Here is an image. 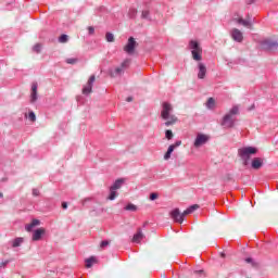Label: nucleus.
Returning a JSON list of instances; mask_svg holds the SVG:
<instances>
[{"label": "nucleus", "instance_id": "obj_1", "mask_svg": "<svg viewBox=\"0 0 278 278\" xmlns=\"http://www.w3.org/2000/svg\"><path fill=\"white\" fill-rule=\"evenodd\" d=\"M161 118L165 122V127H170V125H175L177 123V116L173 114V105L168 102H163Z\"/></svg>", "mask_w": 278, "mask_h": 278}, {"label": "nucleus", "instance_id": "obj_2", "mask_svg": "<svg viewBox=\"0 0 278 278\" xmlns=\"http://www.w3.org/2000/svg\"><path fill=\"white\" fill-rule=\"evenodd\" d=\"M237 114H240V109L235 105L230 109L229 113L224 116L222 121V126L225 129H230V127H233Z\"/></svg>", "mask_w": 278, "mask_h": 278}, {"label": "nucleus", "instance_id": "obj_3", "mask_svg": "<svg viewBox=\"0 0 278 278\" xmlns=\"http://www.w3.org/2000/svg\"><path fill=\"white\" fill-rule=\"evenodd\" d=\"M257 153V148L253 147H245L238 150V155L243 161L244 166L249 164V160H251L252 155H255Z\"/></svg>", "mask_w": 278, "mask_h": 278}, {"label": "nucleus", "instance_id": "obj_4", "mask_svg": "<svg viewBox=\"0 0 278 278\" xmlns=\"http://www.w3.org/2000/svg\"><path fill=\"white\" fill-rule=\"evenodd\" d=\"M189 47L192 50L191 54L193 60H195V62H201V60H203V56H202L203 48H201V46H199V42L195 40H191L189 42Z\"/></svg>", "mask_w": 278, "mask_h": 278}, {"label": "nucleus", "instance_id": "obj_5", "mask_svg": "<svg viewBox=\"0 0 278 278\" xmlns=\"http://www.w3.org/2000/svg\"><path fill=\"white\" fill-rule=\"evenodd\" d=\"M207 142H210V136L199 132L193 142V147L195 149H200V147H203V144H207Z\"/></svg>", "mask_w": 278, "mask_h": 278}, {"label": "nucleus", "instance_id": "obj_6", "mask_svg": "<svg viewBox=\"0 0 278 278\" xmlns=\"http://www.w3.org/2000/svg\"><path fill=\"white\" fill-rule=\"evenodd\" d=\"M137 47L138 42L136 41V39L134 37H129L127 45L124 47V51L125 53H128V55H134Z\"/></svg>", "mask_w": 278, "mask_h": 278}, {"label": "nucleus", "instance_id": "obj_7", "mask_svg": "<svg viewBox=\"0 0 278 278\" xmlns=\"http://www.w3.org/2000/svg\"><path fill=\"white\" fill-rule=\"evenodd\" d=\"M129 67V60H125L119 67H116L114 72H110L111 77H118V75H123L125 68Z\"/></svg>", "mask_w": 278, "mask_h": 278}, {"label": "nucleus", "instance_id": "obj_8", "mask_svg": "<svg viewBox=\"0 0 278 278\" xmlns=\"http://www.w3.org/2000/svg\"><path fill=\"white\" fill-rule=\"evenodd\" d=\"M97 77L94 75H91L86 84V86L83 88V94L88 96L92 92V86H94Z\"/></svg>", "mask_w": 278, "mask_h": 278}, {"label": "nucleus", "instance_id": "obj_9", "mask_svg": "<svg viewBox=\"0 0 278 278\" xmlns=\"http://www.w3.org/2000/svg\"><path fill=\"white\" fill-rule=\"evenodd\" d=\"M261 47L264 51H273V49H277L278 42L265 39V40L261 41Z\"/></svg>", "mask_w": 278, "mask_h": 278}, {"label": "nucleus", "instance_id": "obj_10", "mask_svg": "<svg viewBox=\"0 0 278 278\" xmlns=\"http://www.w3.org/2000/svg\"><path fill=\"white\" fill-rule=\"evenodd\" d=\"M230 36L236 42H242L244 40V35H242V31H240L238 28H233L230 31Z\"/></svg>", "mask_w": 278, "mask_h": 278}, {"label": "nucleus", "instance_id": "obj_11", "mask_svg": "<svg viewBox=\"0 0 278 278\" xmlns=\"http://www.w3.org/2000/svg\"><path fill=\"white\" fill-rule=\"evenodd\" d=\"M146 236L144 232H142V228H137V232L134 235L131 242L135 244H140L142 240H144Z\"/></svg>", "mask_w": 278, "mask_h": 278}, {"label": "nucleus", "instance_id": "obj_12", "mask_svg": "<svg viewBox=\"0 0 278 278\" xmlns=\"http://www.w3.org/2000/svg\"><path fill=\"white\" fill-rule=\"evenodd\" d=\"M45 233H47V230L45 228H38L33 232L31 240L34 242H38L39 240H42Z\"/></svg>", "mask_w": 278, "mask_h": 278}, {"label": "nucleus", "instance_id": "obj_13", "mask_svg": "<svg viewBox=\"0 0 278 278\" xmlns=\"http://www.w3.org/2000/svg\"><path fill=\"white\" fill-rule=\"evenodd\" d=\"M36 101H38V83H33L30 92V103H36Z\"/></svg>", "mask_w": 278, "mask_h": 278}, {"label": "nucleus", "instance_id": "obj_14", "mask_svg": "<svg viewBox=\"0 0 278 278\" xmlns=\"http://www.w3.org/2000/svg\"><path fill=\"white\" fill-rule=\"evenodd\" d=\"M198 79H205V75H207V67L205 66V63H198Z\"/></svg>", "mask_w": 278, "mask_h": 278}, {"label": "nucleus", "instance_id": "obj_15", "mask_svg": "<svg viewBox=\"0 0 278 278\" xmlns=\"http://www.w3.org/2000/svg\"><path fill=\"white\" fill-rule=\"evenodd\" d=\"M170 217L173 218V220H175V223H179L180 225H181V223H184L181 212H179V208L173 210L170 212Z\"/></svg>", "mask_w": 278, "mask_h": 278}, {"label": "nucleus", "instance_id": "obj_16", "mask_svg": "<svg viewBox=\"0 0 278 278\" xmlns=\"http://www.w3.org/2000/svg\"><path fill=\"white\" fill-rule=\"evenodd\" d=\"M264 164V161L261 157H255L252 161V168H254L255 170H260V168H262Z\"/></svg>", "mask_w": 278, "mask_h": 278}, {"label": "nucleus", "instance_id": "obj_17", "mask_svg": "<svg viewBox=\"0 0 278 278\" xmlns=\"http://www.w3.org/2000/svg\"><path fill=\"white\" fill-rule=\"evenodd\" d=\"M125 184V179L119 178L117 180H115V182L113 184V186H111L110 188L113 190H121V188H123V185Z\"/></svg>", "mask_w": 278, "mask_h": 278}, {"label": "nucleus", "instance_id": "obj_18", "mask_svg": "<svg viewBox=\"0 0 278 278\" xmlns=\"http://www.w3.org/2000/svg\"><path fill=\"white\" fill-rule=\"evenodd\" d=\"M38 225H40V220L39 219H33L30 224H27L25 226L26 231H33L34 227H38Z\"/></svg>", "mask_w": 278, "mask_h": 278}, {"label": "nucleus", "instance_id": "obj_19", "mask_svg": "<svg viewBox=\"0 0 278 278\" xmlns=\"http://www.w3.org/2000/svg\"><path fill=\"white\" fill-rule=\"evenodd\" d=\"M237 23H238L239 25H243V27H248L249 29H251V28L253 27V24H251L250 21H247V20H244V18H242V17L238 18V20H237Z\"/></svg>", "mask_w": 278, "mask_h": 278}, {"label": "nucleus", "instance_id": "obj_20", "mask_svg": "<svg viewBox=\"0 0 278 278\" xmlns=\"http://www.w3.org/2000/svg\"><path fill=\"white\" fill-rule=\"evenodd\" d=\"M86 268H92V264H97V257L91 256L85 261Z\"/></svg>", "mask_w": 278, "mask_h": 278}, {"label": "nucleus", "instance_id": "obj_21", "mask_svg": "<svg viewBox=\"0 0 278 278\" xmlns=\"http://www.w3.org/2000/svg\"><path fill=\"white\" fill-rule=\"evenodd\" d=\"M118 197V192H116V190L111 189L110 187V194L108 197L109 201H114V199H116Z\"/></svg>", "mask_w": 278, "mask_h": 278}, {"label": "nucleus", "instance_id": "obj_22", "mask_svg": "<svg viewBox=\"0 0 278 278\" xmlns=\"http://www.w3.org/2000/svg\"><path fill=\"white\" fill-rule=\"evenodd\" d=\"M22 242H24V239H23V238H21V237L15 238V239L12 241V247H13V249H16L17 247H20Z\"/></svg>", "mask_w": 278, "mask_h": 278}, {"label": "nucleus", "instance_id": "obj_23", "mask_svg": "<svg viewBox=\"0 0 278 278\" xmlns=\"http://www.w3.org/2000/svg\"><path fill=\"white\" fill-rule=\"evenodd\" d=\"M214 105H216V100H214V98H208L206 108H208V110H214Z\"/></svg>", "mask_w": 278, "mask_h": 278}, {"label": "nucleus", "instance_id": "obj_24", "mask_svg": "<svg viewBox=\"0 0 278 278\" xmlns=\"http://www.w3.org/2000/svg\"><path fill=\"white\" fill-rule=\"evenodd\" d=\"M173 151H175V147L169 146L167 152L164 154V160H168L173 155Z\"/></svg>", "mask_w": 278, "mask_h": 278}, {"label": "nucleus", "instance_id": "obj_25", "mask_svg": "<svg viewBox=\"0 0 278 278\" xmlns=\"http://www.w3.org/2000/svg\"><path fill=\"white\" fill-rule=\"evenodd\" d=\"M173 151H175V147L169 146L167 152L164 154V160H168L173 155Z\"/></svg>", "mask_w": 278, "mask_h": 278}, {"label": "nucleus", "instance_id": "obj_26", "mask_svg": "<svg viewBox=\"0 0 278 278\" xmlns=\"http://www.w3.org/2000/svg\"><path fill=\"white\" fill-rule=\"evenodd\" d=\"M124 210H126V212H136L138 210V206H136V204L129 203L124 207Z\"/></svg>", "mask_w": 278, "mask_h": 278}, {"label": "nucleus", "instance_id": "obj_27", "mask_svg": "<svg viewBox=\"0 0 278 278\" xmlns=\"http://www.w3.org/2000/svg\"><path fill=\"white\" fill-rule=\"evenodd\" d=\"M199 210V204H193L187 208V213L192 214L193 212H197Z\"/></svg>", "mask_w": 278, "mask_h": 278}, {"label": "nucleus", "instance_id": "obj_28", "mask_svg": "<svg viewBox=\"0 0 278 278\" xmlns=\"http://www.w3.org/2000/svg\"><path fill=\"white\" fill-rule=\"evenodd\" d=\"M138 14V10L136 9H129L128 16L129 18H136V15Z\"/></svg>", "mask_w": 278, "mask_h": 278}, {"label": "nucleus", "instance_id": "obj_29", "mask_svg": "<svg viewBox=\"0 0 278 278\" xmlns=\"http://www.w3.org/2000/svg\"><path fill=\"white\" fill-rule=\"evenodd\" d=\"M41 50H42V46H41L40 43H36V45L33 47L34 53H40Z\"/></svg>", "mask_w": 278, "mask_h": 278}, {"label": "nucleus", "instance_id": "obj_30", "mask_svg": "<svg viewBox=\"0 0 278 278\" xmlns=\"http://www.w3.org/2000/svg\"><path fill=\"white\" fill-rule=\"evenodd\" d=\"M59 42L61 43L68 42V35H61L59 38Z\"/></svg>", "mask_w": 278, "mask_h": 278}, {"label": "nucleus", "instance_id": "obj_31", "mask_svg": "<svg viewBox=\"0 0 278 278\" xmlns=\"http://www.w3.org/2000/svg\"><path fill=\"white\" fill-rule=\"evenodd\" d=\"M105 38L108 42H114V35L112 33H106Z\"/></svg>", "mask_w": 278, "mask_h": 278}, {"label": "nucleus", "instance_id": "obj_32", "mask_svg": "<svg viewBox=\"0 0 278 278\" xmlns=\"http://www.w3.org/2000/svg\"><path fill=\"white\" fill-rule=\"evenodd\" d=\"M28 118L31 121V123H36V113L33 111L28 113Z\"/></svg>", "mask_w": 278, "mask_h": 278}, {"label": "nucleus", "instance_id": "obj_33", "mask_svg": "<svg viewBox=\"0 0 278 278\" xmlns=\"http://www.w3.org/2000/svg\"><path fill=\"white\" fill-rule=\"evenodd\" d=\"M150 14H151V13L149 12V10H144V11H142V13H141V18L149 20Z\"/></svg>", "mask_w": 278, "mask_h": 278}, {"label": "nucleus", "instance_id": "obj_34", "mask_svg": "<svg viewBox=\"0 0 278 278\" xmlns=\"http://www.w3.org/2000/svg\"><path fill=\"white\" fill-rule=\"evenodd\" d=\"M173 130H166L165 131V137L167 140H173Z\"/></svg>", "mask_w": 278, "mask_h": 278}, {"label": "nucleus", "instance_id": "obj_35", "mask_svg": "<svg viewBox=\"0 0 278 278\" xmlns=\"http://www.w3.org/2000/svg\"><path fill=\"white\" fill-rule=\"evenodd\" d=\"M105 247H110V241L109 240L101 241L100 249H105Z\"/></svg>", "mask_w": 278, "mask_h": 278}, {"label": "nucleus", "instance_id": "obj_36", "mask_svg": "<svg viewBox=\"0 0 278 278\" xmlns=\"http://www.w3.org/2000/svg\"><path fill=\"white\" fill-rule=\"evenodd\" d=\"M247 264H251L252 266H257V263L253 261V258L248 257L245 258Z\"/></svg>", "mask_w": 278, "mask_h": 278}, {"label": "nucleus", "instance_id": "obj_37", "mask_svg": "<svg viewBox=\"0 0 278 278\" xmlns=\"http://www.w3.org/2000/svg\"><path fill=\"white\" fill-rule=\"evenodd\" d=\"M66 64H77V59H66Z\"/></svg>", "mask_w": 278, "mask_h": 278}, {"label": "nucleus", "instance_id": "obj_38", "mask_svg": "<svg viewBox=\"0 0 278 278\" xmlns=\"http://www.w3.org/2000/svg\"><path fill=\"white\" fill-rule=\"evenodd\" d=\"M169 147H174V150H176L177 147H181V140L176 141L174 144H170Z\"/></svg>", "mask_w": 278, "mask_h": 278}, {"label": "nucleus", "instance_id": "obj_39", "mask_svg": "<svg viewBox=\"0 0 278 278\" xmlns=\"http://www.w3.org/2000/svg\"><path fill=\"white\" fill-rule=\"evenodd\" d=\"M159 194L157 193H151L150 194V201H155L157 199Z\"/></svg>", "mask_w": 278, "mask_h": 278}, {"label": "nucleus", "instance_id": "obj_40", "mask_svg": "<svg viewBox=\"0 0 278 278\" xmlns=\"http://www.w3.org/2000/svg\"><path fill=\"white\" fill-rule=\"evenodd\" d=\"M34 197H40V191L38 189H33Z\"/></svg>", "mask_w": 278, "mask_h": 278}, {"label": "nucleus", "instance_id": "obj_41", "mask_svg": "<svg viewBox=\"0 0 278 278\" xmlns=\"http://www.w3.org/2000/svg\"><path fill=\"white\" fill-rule=\"evenodd\" d=\"M8 264H10V261H4V262L0 263V268H5V266H8Z\"/></svg>", "mask_w": 278, "mask_h": 278}, {"label": "nucleus", "instance_id": "obj_42", "mask_svg": "<svg viewBox=\"0 0 278 278\" xmlns=\"http://www.w3.org/2000/svg\"><path fill=\"white\" fill-rule=\"evenodd\" d=\"M88 31H89V36H92V34H94V27L89 26Z\"/></svg>", "mask_w": 278, "mask_h": 278}, {"label": "nucleus", "instance_id": "obj_43", "mask_svg": "<svg viewBox=\"0 0 278 278\" xmlns=\"http://www.w3.org/2000/svg\"><path fill=\"white\" fill-rule=\"evenodd\" d=\"M92 201V198H86L81 201L83 205H86V203Z\"/></svg>", "mask_w": 278, "mask_h": 278}, {"label": "nucleus", "instance_id": "obj_44", "mask_svg": "<svg viewBox=\"0 0 278 278\" xmlns=\"http://www.w3.org/2000/svg\"><path fill=\"white\" fill-rule=\"evenodd\" d=\"M188 214H190V213H188V208L186 211H184V213L180 214V216H182V220H184L185 216H188Z\"/></svg>", "mask_w": 278, "mask_h": 278}, {"label": "nucleus", "instance_id": "obj_45", "mask_svg": "<svg viewBox=\"0 0 278 278\" xmlns=\"http://www.w3.org/2000/svg\"><path fill=\"white\" fill-rule=\"evenodd\" d=\"M67 207H68V204H67L66 202H63V203H62V208H63V210H67Z\"/></svg>", "mask_w": 278, "mask_h": 278}, {"label": "nucleus", "instance_id": "obj_46", "mask_svg": "<svg viewBox=\"0 0 278 278\" xmlns=\"http://www.w3.org/2000/svg\"><path fill=\"white\" fill-rule=\"evenodd\" d=\"M126 101H127L128 103H131V101H134V98H132V97H128V98L126 99Z\"/></svg>", "mask_w": 278, "mask_h": 278}, {"label": "nucleus", "instance_id": "obj_47", "mask_svg": "<svg viewBox=\"0 0 278 278\" xmlns=\"http://www.w3.org/2000/svg\"><path fill=\"white\" fill-rule=\"evenodd\" d=\"M194 275H203V270H195Z\"/></svg>", "mask_w": 278, "mask_h": 278}, {"label": "nucleus", "instance_id": "obj_48", "mask_svg": "<svg viewBox=\"0 0 278 278\" xmlns=\"http://www.w3.org/2000/svg\"><path fill=\"white\" fill-rule=\"evenodd\" d=\"M0 199H3V192H0Z\"/></svg>", "mask_w": 278, "mask_h": 278}, {"label": "nucleus", "instance_id": "obj_49", "mask_svg": "<svg viewBox=\"0 0 278 278\" xmlns=\"http://www.w3.org/2000/svg\"><path fill=\"white\" fill-rule=\"evenodd\" d=\"M220 256H222V257H225V253H222Z\"/></svg>", "mask_w": 278, "mask_h": 278}, {"label": "nucleus", "instance_id": "obj_50", "mask_svg": "<svg viewBox=\"0 0 278 278\" xmlns=\"http://www.w3.org/2000/svg\"><path fill=\"white\" fill-rule=\"evenodd\" d=\"M143 227H147V222L143 224Z\"/></svg>", "mask_w": 278, "mask_h": 278}, {"label": "nucleus", "instance_id": "obj_51", "mask_svg": "<svg viewBox=\"0 0 278 278\" xmlns=\"http://www.w3.org/2000/svg\"><path fill=\"white\" fill-rule=\"evenodd\" d=\"M254 0H252L250 3H253Z\"/></svg>", "mask_w": 278, "mask_h": 278}]
</instances>
